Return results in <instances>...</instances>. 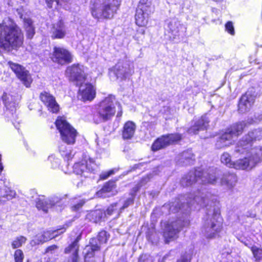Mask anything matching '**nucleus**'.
Here are the masks:
<instances>
[{
    "label": "nucleus",
    "mask_w": 262,
    "mask_h": 262,
    "mask_svg": "<svg viewBox=\"0 0 262 262\" xmlns=\"http://www.w3.org/2000/svg\"><path fill=\"white\" fill-rule=\"evenodd\" d=\"M238 153L244 155V158L234 162H231L229 154L225 152L222 155L221 161L229 167L243 170H251L259 162V157L256 155V150L254 149L251 152H245L244 154Z\"/></svg>",
    "instance_id": "nucleus-1"
},
{
    "label": "nucleus",
    "mask_w": 262,
    "mask_h": 262,
    "mask_svg": "<svg viewBox=\"0 0 262 262\" xmlns=\"http://www.w3.org/2000/svg\"><path fill=\"white\" fill-rule=\"evenodd\" d=\"M219 175V171L214 169H210L208 172H202L201 169L190 171L182 178L181 183L183 186H188L195 182L201 180L204 184H214L216 182V177Z\"/></svg>",
    "instance_id": "nucleus-2"
},
{
    "label": "nucleus",
    "mask_w": 262,
    "mask_h": 262,
    "mask_svg": "<svg viewBox=\"0 0 262 262\" xmlns=\"http://www.w3.org/2000/svg\"><path fill=\"white\" fill-rule=\"evenodd\" d=\"M115 98L113 95L105 97L97 105L96 113L94 115L93 121L96 124L110 120L115 114Z\"/></svg>",
    "instance_id": "nucleus-3"
},
{
    "label": "nucleus",
    "mask_w": 262,
    "mask_h": 262,
    "mask_svg": "<svg viewBox=\"0 0 262 262\" xmlns=\"http://www.w3.org/2000/svg\"><path fill=\"white\" fill-rule=\"evenodd\" d=\"M100 2L98 7L92 9L93 16L98 19H111L119 9L121 0H100Z\"/></svg>",
    "instance_id": "nucleus-4"
},
{
    "label": "nucleus",
    "mask_w": 262,
    "mask_h": 262,
    "mask_svg": "<svg viewBox=\"0 0 262 262\" xmlns=\"http://www.w3.org/2000/svg\"><path fill=\"white\" fill-rule=\"evenodd\" d=\"M262 138V129L258 128L250 132L247 135L245 136L242 140L237 143L235 151L237 152H251L253 150H256V155L259 157V162L261 160V156H262V147L251 148V142L253 140H260Z\"/></svg>",
    "instance_id": "nucleus-5"
},
{
    "label": "nucleus",
    "mask_w": 262,
    "mask_h": 262,
    "mask_svg": "<svg viewBox=\"0 0 262 262\" xmlns=\"http://www.w3.org/2000/svg\"><path fill=\"white\" fill-rule=\"evenodd\" d=\"M222 227L220 212L214 210L212 215L208 216L203 227L202 232L207 238H215L221 231Z\"/></svg>",
    "instance_id": "nucleus-6"
},
{
    "label": "nucleus",
    "mask_w": 262,
    "mask_h": 262,
    "mask_svg": "<svg viewBox=\"0 0 262 262\" xmlns=\"http://www.w3.org/2000/svg\"><path fill=\"white\" fill-rule=\"evenodd\" d=\"M55 124L57 130L60 133L61 140L67 144H74L77 135L76 129L62 117H58Z\"/></svg>",
    "instance_id": "nucleus-7"
},
{
    "label": "nucleus",
    "mask_w": 262,
    "mask_h": 262,
    "mask_svg": "<svg viewBox=\"0 0 262 262\" xmlns=\"http://www.w3.org/2000/svg\"><path fill=\"white\" fill-rule=\"evenodd\" d=\"M247 124L245 121H242L231 126L221 135L216 141L215 144L216 148H221L231 144L233 141V138L241 134Z\"/></svg>",
    "instance_id": "nucleus-8"
},
{
    "label": "nucleus",
    "mask_w": 262,
    "mask_h": 262,
    "mask_svg": "<svg viewBox=\"0 0 262 262\" xmlns=\"http://www.w3.org/2000/svg\"><path fill=\"white\" fill-rule=\"evenodd\" d=\"M154 11L151 0H140L135 15L136 24L139 26H145L147 24L149 15Z\"/></svg>",
    "instance_id": "nucleus-9"
},
{
    "label": "nucleus",
    "mask_w": 262,
    "mask_h": 262,
    "mask_svg": "<svg viewBox=\"0 0 262 262\" xmlns=\"http://www.w3.org/2000/svg\"><path fill=\"white\" fill-rule=\"evenodd\" d=\"M98 166L95 163L93 159L86 154L82 156L81 162L75 163L73 167V172L76 174L88 177L89 173L94 172Z\"/></svg>",
    "instance_id": "nucleus-10"
},
{
    "label": "nucleus",
    "mask_w": 262,
    "mask_h": 262,
    "mask_svg": "<svg viewBox=\"0 0 262 262\" xmlns=\"http://www.w3.org/2000/svg\"><path fill=\"white\" fill-rule=\"evenodd\" d=\"M188 220H178L168 223L166 226L163 236L166 243L174 240L178 237V234L183 227L188 226Z\"/></svg>",
    "instance_id": "nucleus-11"
},
{
    "label": "nucleus",
    "mask_w": 262,
    "mask_h": 262,
    "mask_svg": "<svg viewBox=\"0 0 262 262\" xmlns=\"http://www.w3.org/2000/svg\"><path fill=\"white\" fill-rule=\"evenodd\" d=\"M66 74L70 80L75 82L77 85L81 84L86 78L84 68L79 64H74L68 67Z\"/></svg>",
    "instance_id": "nucleus-12"
},
{
    "label": "nucleus",
    "mask_w": 262,
    "mask_h": 262,
    "mask_svg": "<svg viewBox=\"0 0 262 262\" xmlns=\"http://www.w3.org/2000/svg\"><path fill=\"white\" fill-rule=\"evenodd\" d=\"M181 139V135L178 133L162 136L154 142L151 146L152 150L153 151L159 150L170 144L176 143Z\"/></svg>",
    "instance_id": "nucleus-13"
},
{
    "label": "nucleus",
    "mask_w": 262,
    "mask_h": 262,
    "mask_svg": "<svg viewBox=\"0 0 262 262\" xmlns=\"http://www.w3.org/2000/svg\"><path fill=\"white\" fill-rule=\"evenodd\" d=\"M51 59L54 62L63 65L72 61L73 56L67 49L60 47L53 48Z\"/></svg>",
    "instance_id": "nucleus-14"
},
{
    "label": "nucleus",
    "mask_w": 262,
    "mask_h": 262,
    "mask_svg": "<svg viewBox=\"0 0 262 262\" xmlns=\"http://www.w3.org/2000/svg\"><path fill=\"white\" fill-rule=\"evenodd\" d=\"M8 64L23 84L27 88L30 87L32 80L29 72L21 66L12 61L8 62Z\"/></svg>",
    "instance_id": "nucleus-15"
},
{
    "label": "nucleus",
    "mask_w": 262,
    "mask_h": 262,
    "mask_svg": "<svg viewBox=\"0 0 262 262\" xmlns=\"http://www.w3.org/2000/svg\"><path fill=\"white\" fill-rule=\"evenodd\" d=\"M210 194H204L203 192L198 191L194 194H191L187 198V205L191 208L196 209L197 206L204 207L208 204V198Z\"/></svg>",
    "instance_id": "nucleus-16"
},
{
    "label": "nucleus",
    "mask_w": 262,
    "mask_h": 262,
    "mask_svg": "<svg viewBox=\"0 0 262 262\" xmlns=\"http://www.w3.org/2000/svg\"><path fill=\"white\" fill-rule=\"evenodd\" d=\"M114 72L117 78H124L134 73V66L129 61L118 62L114 68Z\"/></svg>",
    "instance_id": "nucleus-17"
},
{
    "label": "nucleus",
    "mask_w": 262,
    "mask_h": 262,
    "mask_svg": "<svg viewBox=\"0 0 262 262\" xmlns=\"http://www.w3.org/2000/svg\"><path fill=\"white\" fill-rule=\"evenodd\" d=\"M2 98L7 110L6 115L8 116L9 114H10L13 116L16 112L19 103V99L18 96H12L6 93H4Z\"/></svg>",
    "instance_id": "nucleus-18"
},
{
    "label": "nucleus",
    "mask_w": 262,
    "mask_h": 262,
    "mask_svg": "<svg viewBox=\"0 0 262 262\" xmlns=\"http://www.w3.org/2000/svg\"><path fill=\"white\" fill-rule=\"evenodd\" d=\"M96 96V89L92 84H80L78 94L79 99L83 101H92Z\"/></svg>",
    "instance_id": "nucleus-19"
},
{
    "label": "nucleus",
    "mask_w": 262,
    "mask_h": 262,
    "mask_svg": "<svg viewBox=\"0 0 262 262\" xmlns=\"http://www.w3.org/2000/svg\"><path fill=\"white\" fill-rule=\"evenodd\" d=\"M66 203L63 199L58 196H53L45 200H39L36 204V207L39 210H42L45 212L49 208L53 206H61Z\"/></svg>",
    "instance_id": "nucleus-20"
},
{
    "label": "nucleus",
    "mask_w": 262,
    "mask_h": 262,
    "mask_svg": "<svg viewBox=\"0 0 262 262\" xmlns=\"http://www.w3.org/2000/svg\"><path fill=\"white\" fill-rule=\"evenodd\" d=\"M40 99L50 112L56 113L59 111V105L55 98L50 94L43 92L40 94Z\"/></svg>",
    "instance_id": "nucleus-21"
},
{
    "label": "nucleus",
    "mask_w": 262,
    "mask_h": 262,
    "mask_svg": "<svg viewBox=\"0 0 262 262\" xmlns=\"http://www.w3.org/2000/svg\"><path fill=\"white\" fill-rule=\"evenodd\" d=\"M254 98L252 95L245 93L241 97L238 103V111L240 113L248 112L254 102Z\"/></svg>",
    "instance_id": "nucleus-22"
},
{
    "label": "nucleus",
    "mask_w": 262,
    "mask_h": 262,
    "mask_svg": "<svg viewBox=\"0 0 262 262\" xmlns=\"http://www.w3.org/2000/svg\"><path fill=\"white\" fill-rule=\"evenodd\" d=\"M209 121V117L207 115L202 116L195 122L194 125L188 129V133L196 134L199 130L206 129Z\"/></svg>",
    "instance_id": "nucleus-23"
},
{
    "label": "nucleus",
    "mask_w": 262,
    "mask_h": 262,
    "mask_svg": "<svg viewBox=\"0 0 262 262\" xmlns=\"http://www.w3.org/2000/svg\"><path fill=\"white\" fill-rule=\"evenodd\" d=\"M51 37L53 39L63 38L66 34V29L64 23L60 20L53 25L51 29Z\"/></svg>",
    "instance_id": "nucleus-24"
},
{
    "label": "nucleus",
    "mask_w": 262,
    "mask_h": 262,
    "mask_svg": "<svg viewBox=\"0 0 262 262\" xmlns=\"http://www.w3.org/2000/svg\"><path fill=\"white\" fill-rule=\"evenodd\" d=\"M81 239V235H79L76 239L64 250L65 253H72V256L68 262H77L78 259V251L79 250L78 242Z\"/></svg>",
    "instance_id": "nucleus-25"
},
{
    "label": "nucleus",
    "mask_w": 262,
    "mask_h": 262,
    "mask_svg": "<svg viewBox=\"0 0 262 262\" xmlns=\"http://www.w3.org/2000/svg\"><path fill=\"white\" fill-rule=\"evenodd\" d=\"M236 177L234 174L225 173L221 178L220 184L226 189H232L236 184Z\"/></svg>",
    "instance_id": "nucleus-26"
},
{
    "label": "nucleus",
    "mask_w": 262,
    "mask_h": 262,
    "mask_svg": "<svg viewBox=\"0 0 262 262\" xmlns=\"http://www.w3.org/2000/svg\"><path fill=\"white\" fill-rule=\"evenodd\" d=\"M185 29L183 25L177 18H172L167 23V30L175 36L179 35V32Z\"/></svg>",
    "instance_id": "nucleus-27"
},
{
    "label": "nucleus",
    "mask_w": 262,
    "mask_h": 262,
    "mask_svg": "<svg viewBox=\"0 0 262 262\" xmlns=\"http://www.w3.org/2000/svg\"><path fill=\"white\" fill-rule=\"evenodd\" d=\"M136 129V124L131 121L125 123L122 131V138L124 139H130L134 135Z\"/></svg>",
    "instance_id": "nucleus-28"
},
{
    "label": "nucleus",
    "mask_w": 262,
    "mask_h": 262,
    "mask_svg": "<svg viewBox=\"0 0 262 262\" xmlns=\"http://www.w3.org/2000/svg\"><path fill=\"white\" fill-rule=\"evenodd\" d=\"M90 245L86 246L84 249L85 259L93 257L94 252L100 250V246L97 243V239L95 238L90 239Z\"/></svg>",
    "instance_id": "nucleus-29"
},
{
    "label": "nucleus",
    "mask_w": 262,
    "mask_h": 262,
    "mask_svg": "<svg viewBox=\"0 0 262 262\" xmlns=\"http://www.w3.org/2000/svg\"><path fill=\"white\" fill-rule=\"evenodd\" d=\"M116 188L115 184L114 182H109L106 183L102 189L97 192L98 196H110L115 194L114 189Z\"/></svg>",
    "instance_id": "nucleus-30"
},
{
    "label": "nucleus",
    "mask_w": 262,
    "mask_h": 262,
    "mask_svg": "<svg viewBox=\"0 0 262 262\" xmlns=\"http://www.w3.org/2000/svg\"><path fill=\"white\" fill-rule=\"evenodd\" d=\"M24 27L26 32L27 37L32 39L35 33L32 20L29 18L25 17L24 18Z\"/></svg>",
    "instance_id": "nucleus-31"
},
{
    "label": "nucleus",
    "mask_w": 262,
    "mask_h": 262,
    "mask_svg": "<svg viewBox=\"0 0 262 262\" xmlns=\"http://www.w3.org/2000/svg\"><path fill=\"white\" fill-rule=\"evenodd\" d=\"M15 194L14 191L9 188L4 187L0 190V203H4L13 199Z\"/></svg>",
    "instance_id": "nucleus-32"
},
{
    "label": "nucleus",
    "mask_w": 262,
    "mask_h": 262,
    "mask_svg": "<svg viewBox=\"0 0 262 262\" xmlns=\"http://www.w3.org/2000/svg\"><path fill=\"white\" fill-rule=\"evenodd\" d=\"M103 214V212L100 210L92 211L86 214V219L90 222L96 223L101 220Z\"/></svg>",
    "instance_id": "nucleus-33"
},
{
    "label": "nucleus",
    "mask_w": 262,
    "mask_h": 262,
    "mask_svg": "<svg viewBox=\"0 0 262 262\" xmlns=\"http://www.w3.org/2000/svg\"><path fill=\"white\" fill-rule=\"evenodd\" d=\"M59 150L61 156L67 160L71 159L74 155V153H73L72 150H71L70 147H68L66 145L63 144L59 146Z\"/></svg>",
    "instance_id": "nucleus-34"
},
{
    "label": "nucleus",
    "mask_w": 262,
    "mask_h": 262,
    "mask_svg": "<svg viewBox=\"0 0 262 262\" xmlns=\"http://www.w3.org/2000/svg\"><path fill=\"white\" fill-rule=\"evenodd\" d=\"M66 229L64 228L59 229L54 231H47L43 232L44 237L42 238V241L45 242L51 239L56 237L58 234H61L65 231Z\"/></svg>",
    "instance_id": "nucleus-35"
},
{
    "label": "nucleus",
    "mask_w": 262,
    "mask_h": 262,
    "mask_svg": "<svg viewBox=\"0 0 262 262\" xmlns=\"http://www.w3.org/2000/svg\"><path fill=\"white\" fill-rule=\"evenodd\" d=\"M251 250L256 262L262 261V249L253 246L251 247Z\"/></svg>",
    "instance_id": "nucleus-36"
},
{
    "label": "nucleus",
    "mask_w": 262,
    "mask_h": 262,
    "mask_svg": "<svg viewBox=\"0 0 262 262\" xmlns=\"http://www.w3.org/2000/svg\"><path fill=\"white\" fill-rule=\"evenodd\" d=\"M109 236V234L105 231H101L99 233L97 237L95 238L97 239V243L100 247L101 245L107 242Z\"/></svg>",
    "instance_id": "nucleus-37"
},
{
    "label": "nucleus",
    "mask_w": 262,
    "mask_h": 262,
    "mask_svg": "<svg viewBox=\"0 0 262 262\" xmlns=\"http://www.w3.org/2000/svg\"><path fill=\"white\" fill-rule=\"evenodd\" d=\"M27 238L24 236L16 237L11 243L13 249H16L22 246L26 242Z\"/></svg>",
    "instance_id": "nucleus-38"
},
{
    "label": "nucleus",
    "mask_w": 262,
    "mask_h": 262,
    "mask_svg": "<svg viewBox=\"0 0 262 262\" xmlns=\"http://www.w3.org/2000/svg\"><path fill=\"white\" fill-rule=\"evenodd\" d=\"M194 155L191 152V151H184L182 154V160H185L186 161H184L183 162L187 165V164H189L191 162V161L193 160Z\"/></svg>",
    "instance_id": "nucleus-39"
},
{
    "label": "nucleus",
    "mask_w": 262,
    "mask_h": 262,
    "mask_svg": "<svg viewBox=\"0 0 262 262\" xmlns=\"http://www.w3.org/2000/svg\"><path fill=\"white\" fill-rule=\"evenodd\" d=\"M192 251H191L186 252L177 260V262H191L192 258Z\"/></svg>",
    "instance_id": "nucleus-40"
},
{
    "label": "nucleus",
    "mask_w": 262,
    "mask_h": 262,
    "mask_svg": "<svg viewBox=\"0 0 262 262\" xmlns=\"http://www.w3.org/2000/svg\"><path fill=\"white\" fill-rule=\"evenodd\" d=\"M48 160L54 168L58 167L60 165V160L55 155H52L49 156Z\"/></svg>",
    "instance_id": "nucleus-41"
},
{
    "label": "nucleus",
    "mask_w": 262,
    "mask_h": 262,
    "mask_svg": "<svg viewBox=\"0 0 262 262\" xmlns=\"http://www.w3.org/2000/svg\"><path fill=\"white\" fill-rule=\"evenodd\" d=\"M14 257L15 262H23L24 258L23 252L20 249L16 250L14 252Z\"/></svg>",
    "instance_id": "nucleus-42"
},
{
    "label": "nucleus",
    "mask_w": 262,
    "mask_h": 262,
    "mask_svg": "<svg viewBox=\"0 0 262 262\" xmlns=\"http://www.w3.org/2000/svg\"><path fill=\"white\" fill-rule=\"evenodd\" d=\"M118 170L117 168H114L108 170V171L102 172L100 175V178L101 180H105L107 179L110 176L114 174L116 171Z\"/></svg>",
    "instance_id": "nucleus-43"
},
{
    "label": "nucleus",
    "mask_w": 262,
    "mask_h": 262,
    "mask_svg": "<svg viewBox=\"0 0 262 262\" xmlns=\"http://www.w3.org/2000/svg\"><path fill=\"white\" fill-rule=\"evenodd\" d=\"M139 262H153V259L149 255L142 254L139 257Z\"/></svg>",
    "instance_id": "nucleus-44"
},
{
    "label": "nucleus",
    "mask_w": 262,
    "mask_h": 262,
    "mask_svg": "<svg viewBox=\"0 0 262 262\" xmlns=\"http://www.w3.org/2000/svg\"><path fill=\"white\" fill-rule=\"evenodd\" d=\"M226 30L230 34H234V29L233 24L231 21H228L225 25Z\"/></svg>",
    "instance_id": "nucleus-45"
},
{
    "label": "nucleus",
    "mask_w": 262,
    "mask_h": 262,
    "mask_svg": "<svg viewBox=\"0 0 262 262\" xmlns=\"http://www.w3.org/2000/svg\"><path fill=\"white\" fill-rule=\"evenodd\" d=\"M57 246L53 245L47 248L46 253L48 254H55L57 253Z\"/></svg>",
    "instance_id": "nucleus-46"
},
{
    "label": "nucleus",
    "mask_w": 262,
    "mask_h": 262,
    "mask_svg": "<svg viewBox=\"0 0 262 262\" xmlns=\"http://www.w3.org/2000/svg\"><path fill=\"white\" fill-rule=\"evenodd\" d=\"M43 237H44L43 233L38 234L36 235L33 241L35 244H39L40 243L45 242V241L42 240Z\"/></svg>",
    "instance_id": "nucleus-47"
},
{
    "label": "nucleus",
    "mask_w": 262,
    "mask_h": 262,
    "mask_svg": "<svg viewBox=\"0 0 262 262\" xmlns=\"http://www.w3.org/2000/svg\"><path fill=\"white\" fill-rule=\"evenodd\" d=\"M84 202L83 200H80L77 204L73 206L72 209L74 211L78 210L84 204Z\"/></svg>",
    "instance_id": "nucleus-48"
},
{
    "label": "nucleus",
    "mask_w": 262,
    "mask_h": 262,
    "mask_svg": "<svg viewBox=\"0 0 262 262\" xmlns=\"http://www.w3.org/2000/svg\"><path fill=\"white\" fill-rule=\"evenodd\" d=\"M116 206L117 204H114L109 206L106 210L107 214L108 215H111L116 209Z\"/></svg>",
    "instance_id": "nucleus-49"
},
{
    "label": "nucleus",
    "mask_w": 262,
    "mask_h": 262,
    "mask_svg": "<svg viewBox=\"0 0 262 262\" xmlns=\"http://www.w3.org/2000/svg\"><path fill=\"white\" fill-rule=\"evenodd\" d=\"M133 203V198H128L127 199L124 204L123 206L122 207L121 209H123L125 208H127L129 205L132 204Z\"/></svg>",
    "instance_id": "nucleus-50"
},
{
    "label": "nucleus",
    "mask_w": 262,
    "mask_h": 262,
    "mask_svg": "<svg viewBox=\"0 0 262 262\" xmlns=\"http://www.w3.org/2000/svg\"><path fill=\"white\" fill-rule=\"evenodd\" d=\"M149 181V178L148 177H145V178H143L140 183L138 184V189L137 190L139 189V187H141L142 186H143V185H144L145 184H146L148 181Z\"/></svg>",
    "instance_id": "nucleus-51"
},
{
    "label": "nucleus",
    "mask_w": 262,
    "mask_h": 262,
    "mask_svg": "<svg viewBox=\"0 0 262 262\" xmlns=\"http://www.w3.org/2000/svg\"><path fill=\"white\" fill-rule=\"evenodd\" d=\"M17 12L18 14L19 15V17L21 18H23L22 9H17Z\"/></svg>",
    "instance_id": "nucleus-52"
},
{
    "label": "nucleus",
    "mask_w": 262,
    "mask_h": 262,
    "mask_svg": "<svg viewBox=\"0 0 262 262\" xmlns=\"http://www.w3.org/2000/svg\"><path fill=\"white\" fill-rule=\"evenodd\" d=\"M3 169V166L2 163V155L0 154V170H2Z\"/></svg>",
    "instance_id": "nucleus-53"
},
{
    "label": "nucleus",
    "mask_w": 262,
    "mask_h": 262,
    "mask_svg": "<svg viewBox=\"0 0 262 262\" xmlns=\"http://www.w3.org/2000/svg\"><path fill=\"white\" fill-rule=\"evenodd\" d=\"M138 31L142 34H144L145 33V30L143 29H140Z\"/></svg>",
    "instance_id": "nucleus-54"
},
{
    "label": "nucleus",
    "mask_w": 262,
    "mask_h": 262,
    "mask_svg": "<svg viewBox=\"0 0 262 262\" xmlns=\"http://www.w3.org/2000/svg\"><path fill=\"white\" fill-rule=\"evenodd\" d=\"M122 111H121L120 112H119L117 114V117H120L122 115Z\"/></svg>",
    "instance_id": "nucleus-55"
},
{
    "label": "nucleus",
    "mask_w": 262,
    "mask_h": 262,
    "mask_svg": "<svg viewBox=\"0 0 262 262\" xmlns=\"http://www.w3.org/2000/svg\"><path fill=\"white\" fill-rule=\"evenodd\" d=\"M170 209L172 211H178V210H177V209H176V210H174V209H172V206H171V207H170Z\"/></svg>",
    "instance_id": "nucleus-56"
},
{
    "label": "nucleus",
    "mask_w": 262,
    "mask_h": 262,
    "mask_svg": "<svg viewBox=\"0 0 262 262\" xmlns=\"http://www.w3.org/2000/svg\"><path fill=\"white\" fill-rule=\"evenodd\" d=\"M2 228V225L0 224V229Z\"/></svg>",
    "instance_id": "nucleus-57"
},
{
    "label": "nucleus",
    "mask_w": 262,
    "mask_h": 262,
    "mask_svg": "<svg viewBox=\"0 0 262 262\" xmlns=\"http://www.w3.org/2000/svg\"><path fill=\"white\" fill-rule=\"evenodd\" d=\"M27 262H29V261L28 260Z\"/></svg>",
    "instance_id": "nucleus-58"
}]
</instances>
